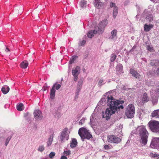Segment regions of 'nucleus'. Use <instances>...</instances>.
I'll return each instance as SVG.
<instances>
[{"instance_id": "1", "label": "nucleus", "mask_w": 159, "mask_h": 159, "mask_svg": "<svg viewBox=\"0 0 159 159\" xmlns=\"http://www.w3.org/2000/svg\"><path fill=\"white\" fill-rule=\"evenodd\" d=\"M107 102L109 105V108H107L105 112L103 115V117L106 118L108 120L111 115L114 114L116 111H119L120 109L124 108L123 104L124 102L123 100H119L114 99L112 96L107 97Z\"/></svg>"}, {"instance_id": "2", "label": "nucleus", "mask_w": 159, "mask_h": 159, "mask_svg": "<svg viewBox=\"0 0 159 159\" xmlns=\"http://www.w3.org/2000/svg\"><path fill=\"white\" fill-rule=\"evenodd\" d=\"M137 129L140 138V142L144 145H146L148 142L149 133L145 126L143 125L139 126L137 127Z\"/></svg>"}, {"instance_id": "3", "label": "nucleus", "mask_w": 159, "mask_h": 159, "mask_svg": "<svg viewBox=\"0 0 159 159\" xmlns=\"http://www.w3.org/2000/svg\"><path fill=\"white\" fill-rule=\"evenodd\" d=\"M78 134L82 141H84L85 139H89L93 137L92 135L89 132V130L84 127H81L79 129Z\"/></svg>"}, {"instance_id": "4", "label": "nucleus", "mask_w": 159, "mask_h": 159, "mask_svg": "<svg viewBox=\"0 0 159 159\" xmlns=\"http://www.w3.org/2000/svg\"><path fill=\"white\" fill-rule=\"evenodd\" d=\"M135 113V107L134 105L130 104L126 108L125 115L127 118H132L134 117Z\"/></svg>"}, {"instance_id": "5", "label": "nucleus", "mask_w": 159, "mask_h": 159, "mask_svg": "<svg viewBox=\"0 0 159 159\" xmlns=\"http://www.w3.org/2000/svg\"><path fill=\"white\" fill-rule=\"evenodd\" d=\"M148 124L152 131L159 134V121L153 120L150 121Z\"/></svg>"}, {"instance_id": "6", "label": "nucleus", "mask_w": 159, "mask_h": 159, "mask_svg": "<svg viewBox=\"0 0 159 159\" xmlns=\"http://www.w3.org/2000/svg\"><path fill=\"white\" fill-rule=\"evenodd\" d=\"M68 129L67 128H65L61 133L60 136L61 142H63L64 140L66 139V140H68L69 138V134L68 133Z\"/></svg>"}, {"instance_id": "7", "label": "nucleus", "mask_w": 159, "mask_h": 159, "mask_svg": "<svg viewBox=\"0 0 159 159\" xmlns=\"http://www.w3.org/2000/svg\"><path fill=\"white\" fill-rule=\"evenodd\" d=\"M61 87V85L60 84H57V83H55L52 86V89L51 90L50 92V98L52 99H53L55 96V93L56 92V90H56L59 89Z\"/></svg>"}, {"instance_id": "8", "label": "nucleus", "mask_w": 159, "mask_h": 159, "mask_svg": "<svg viewBox=\"0 0 159 159\" xmlns=\"http://www.w3.org/2000/svg\"><path fill=\"white\" fill-rule=\"evenodd\" d=\"M107 139L108 142L111 143H118L121 141L120 138L114 135L108 136Z\"/></svg>"}, {"instance_id": "9", "label": "nucleus", "mask_w": 159, "mask_h": 159, "mask_svg": "<svg viewBox=\"0 0 159 159\" xmlns=\"http://www.w3.org/2000/svg\"><path fill=\"white\" fill-rule=\"evenodd\" d=\"M80 72V67L79 66H77L75 68H73L72 70V74L74 76V80L76 81L78 77V76Z\"/></svg>"}, {"instance_id": "10", "label": "nucleus", "mask_w": 159, "mask_h": 159, "mask_svg": "<svg viewBox=\"0 0 159 159\" xmlns=\"http://www.w3.org/2000/svg\"><path fill=\"white\" fill-rule=\"evenodd\" d=\"M150 147L153 148H159V138H153L151 142Z\"/></svg>"}, {"instance_id": "11", "label": "nucleus", "mask_w": 159, "mask_h": 159, "mask_svg": "<svg viewBox=\"0 0 159 159\" xmlns=\"http://www.w3.org/2000/svg\"><path fill=\"white\" fill-rule=\"evenodd\" d=\"M34 118L36 120H41L43 118L42 114L39 110H35L34 113Z\"/></svg>"}, {"instance_id": "12", "label": "nucleus", "mask_w": 159, "mask_h": 159, "mask_svg": "<svg viewBox=\"0 0 159 159\" xmlns=\"http://www.w3.org/2000/svg\"><path fill=\"white\" fill-rule=\"evenodd\" d=\"M105 21H102L98 25V30L96 31H99V33H102L103 31L105 25H104Z\"/></svg>"}, {"instance_id": "13", "label": "nucleus", "mask_w": 159, "mask_h": 159, "mask_svg": "<svg viewBox=\"0 0 159 159\" xmlns=\"http://www.w3.org/2000/svg\"><path fill=\"white\" fill-rule=\"evenodd\" d=\"M111 35L109 38L113 40H116V39L117 31L116 30L114 29L111 32Z\"/></svg>"}, {"instance_id": "14", "label": "nucleus", "mask_w": 159, "mask_h": 159, "mask_svg": "<svg viewBox=\"0 0 159 159\" xmlns=\"http://www.w3.org/2000/svg\"><path fill=\"white\" fill-rule=\"evenodd\" d=\"M130 72L132 75L136 78L139 79L141 77V75L136 71L132 69L130 70Z\"/></svg>"}, {"instance_id": "15", "label": "nucleus", "mask_w": 159, "mask_h": 159, "mask_svg": "<svg viewBox=\"0 0 159 159\" xmlns=\"http://www.w3.org/2000/svg\"><path fill=\"white\" fill-rule=\"evenodd\" d=\"M78 142L77 140L75 138H72L70 143V147L72 148L76 147L77 145Z\"/></svg>"}, {"instance_id": "16", "label": "nucleus", "mask_w": 159, "mask_h": 159, "mask_svg": "<svg viewBox=\"0 0 159 159\" xmlns=\"http://www.w3.org/2000/svg\"><path fill=\"white\" fill-rule=\"evenodd\" d=\"M149 101V98L146 93H145L143 94L142 98V102L143 103H144Z\"/></svg>"}, {"instance_id": "17", "label": "nucleus", "mask_w": 159, "mask_h": 159, "mask_svg": "<svg viewBox=\"0 0 159 159\" xmlns=\"http://www.w3.org/2000/svg\"><path fill=\"white\" fill-rule=\"evenodd\" d=\"M99 31H96V30H94L93 31H89L87 34L88 37L89 38H91L93 36V34H95L97 33H99Z\"/></svg>"}, {"instance_id": "18", "label": "nucleus", "mask_w": 159, "mask_h": 159, "mask_svg": "<svg viewBox=\"0 0 159 159\" xmlns=\"http://www.w3.org/2000/svg\"><path fill=\"white\" fill-rule=\"evenodd\" d=\"M10 89L7 85H4L2 87L1 90L2 93L4 94H7L9 91Z\"/></svg>"}, {"instance_id": "19", "label": "nucleus", "mask_w": 159, "mask_h": 159, "mask_svg": "<svg viewBox=\"0 0 159 159\" xmlns=\"http://www.w3.org/2000/svg\"><path fill=\"white\" fill-rule=\"evenodd\" d=\"M153 27V25L150 24L149 25L145 24L144 26V30L145 32H148Z\"/></svg>"}, {"instance_id": "20", "label": "nucleus", "mask_w": 159, "mask_h": 159, "mask_svg": "<svg viewBox=\"0 0 159 159\" xmlns=\"http://www.w3.org/2000/svg\"><path fill=\"white\" fill-rule=\"evenodd\" d=\"M0 49L1 52L3 53H7L8 52H10L9 48L6 47L5 45Z\"/></svg>"}, {"instance_id": "21", "label": "nucleus", "mask_w": 159, "mask_h": 159, "mask_svg": "<svg viewBox=\"0 0 159 159\" xmlns=\"http://www.w3.org/2000/svg\"><path fill=\"white\" fill-rule=\"evenodd\" d=\"M152 117L159 118V110H155L152 113Z\"/></svg>"}, {"instance_id": "22", "label": "nucleus", "mask_w": 159, "mask_h": 159, "mask_svg": "<svg viewBox=\"0 0 159 159\" xmlns=\"http://www.w3.org/2000/svg\"><path fill=\"white\" fill-rule=\"evenodd\" d=\"M53 134L51 135L50 136L49 138L48 139V141L47 142V147H49L52 144V141H53Z\"/></svg>"}, {"instance_id": "23", "label": "nucleus", "mask_w": 159, "mask_h": 159, "mask_svg": "<svg viewBox=\"0 0 159 159\" xmlns=\"http://www.w3.org/2000/svg\"><path fill=\"white\" fill-rule=\"evenodd\" d=\"M28 65V63L26 61H25L21 62L20 66V67L23 69H25Z\"/></svg>"}, {"instance_id": "24", "label": "nucleus", "mask_w": 159, "mask_h": 159, "mask_svg": "<svg viewBox=\"0 0 159 159\" xmlns=\"http://www.w3.org/2000/svg\"><path fill=\"white\" fill-rule=\"evenodd\" d=\"M150 64L152 66H159V61L157 60H151Z\"/></svg>"}, {"instance_id": "25", "label": "nucleus", "mask_w": 159, "mask_h": 159, "mask_svg": "<svg viewBox=\"0 0 159 159\" xmlns=\"http://www.w3.org/2000/svg\"><path fill=\"white\" fill-rule=\"evenodd\" d=\"M117 71L119 72V73L120 74L123 70V66L122 64H119L116 67Z\"/></svg>"}, {"instance_id": "26", "label": "nucleus", "mask_w": 159, "mask_h": 159, "mask_svg": "<svg viewBox=\"0 0 159 159\" xmlns=\"http://www.w3.org/2000/svg\"><path fill=\"white\" fill-rule=\"evenodd\" d=\"M118 12V8L117 6H115L114 7L113 11V16L114 18H115Z\"/></svg>"}, {"instance_id": "27", "label": "nucleus", "mask_w": 159, "mask_h": 159, "mask_svg": "<svg viewBox=\"0 0 159 159\" xmlns=\"http://www.w3.org/2000/svg\"><path fill=\"white\" fill-rule=\"evenodd\" d=\"M16 108L19 111H22L24 109V105L22 103H20L16 106Z\"/></svg>"}, {"instance_id": "28", "label": "nucleus", "mask_w": 159, "mask_h": 159, "mask_svg": "<svg viewBox=\"0 0 159 159\" xmlns=\"http://www.w3.org/2000/svg\"><path fill=\"white\" fill-rule=\"evenodd\" d=\"M80 6L83 8L85 7L86 6L87 2L85 0H82L80 2Z\"/></svg>"}, {"instance_id": "29", "label": "nucleus", "mask_w": 159, "mask_h": 159, "mask_svg": "<svg viewBox=\"0 0 159 159\" xmlns=\"http://www.w3.org/2000/svg\"><path fill=\"white\" fill-rule=\"evenodd\" d=\"M78 58V56H74L70 58L69 61V63L70 64H72L74 61Z\"/></svg>"}, {"instance_id": "30", "label": "nucleus", "mask_w": 159, "mask_h": 159, "mask_svg": "<svg viewBox=\"0 0 159 159\" xmlns=\"http://www.w3.org/2000/svg\"><path fill=\"white\" fill-rule=\"evenodd\" d=\"M94 6L95 7L98 8H99V6L100 5L101 3L100 1L99 0H95Z\"/></svg>"}, {"instance_id": "31", "label": "nucleus", "mask_w": 159, "mask_h": 159, "mask_svg": "<svg viewBox=\"0 0 159 159\" xmlns=\"http://www.w3.org/2000/svg\"><path fill=\"white\" fill-rule=\"evenodd\" d=\"M82 80H80L79 81L78 84V87L77 88V90L80 91L81 89V87L82 85Z\"/></svg>"}, {"instance_id": "32", "label": "nucleus", "mask_w": 159, "mask_h": 159, "mask_svg": "<svg viewBox=\"0 0 159 159\" xmlns=\"http://www.w3.org/2000/svg\"><path fill=\"white\" fill-rule=\"evenodd\" d=\"M116 58V55L114 54H112L110 60L111 62H114Z\"/></svg>"}, {"instance_id": "33", "label": "nucleus", "mask_w": 159, "mask_h": 159, "mask_svg": "<svg viewBox=\"0 0 159 159\" xmlns=\"http://www.w3.org/2000/svg\"><path fill=\"white\" fill-rule=\"evenodd\" d=\"M150 156L151 157H156L157 158H159V155L157 153H153L152 152L150 153Z\"/></svg>"}, {"instance_id": "34", "label": "nucleus", "mask_w": 159, "mask_h": 159, "mask_svg": "<svg viewBox=\"0 0 159 159\" xmlns=\"http://www.w3.org/2000/svg\"><path fill=\"white\" fill-rule=\"evenodd\" d=\"M86 42V41L84 40L80 41L79 43V46H84V45L85 44Z\"/></svg>"}, {"instance_id": "35", "label": "nucleus", "mask_w": 159, "mask_h": 159, "mask_svg": "<svg viewBox=\"0 0 159 159\" xmlns=\"http://www.w3.org/2000/svg\"><path fill=\"white\" fill-rule=\"evenodd\" d=\"M44 150V148L43 145L40 146L38 149V150L40 152H43Z\"/></svg>"}, {"instance_id": "36", "label": "nucleus", "mask_w": 159, "mask_h": 159, "mask_svg": "<svg viewBox=\"0 0 159 159\" xmlns=\"http://www.w3.org/2000/svg\"><path fill=\"white\" fill-rule=\"evenodd\" d=\"M55 152H52L49 155V157L51 158H53V157L55 155Z\"/></svg>"}, {"instance_id": "37", "label": "nucleus", "mask_w": 159, "mask_h": 159, "mask_svg": "<svg viewBox=\"0 0 159 159\" xmlns=\"http://www.w3.org/2000/svg\"><path fill=\"white\" fill-rule=\"evenodd\" d=\"M11 137L10 136L8 137L6 139V142L5 143V145L6 146H7V144H8L9 141L11 139Z\"/></svg>"}, {"instance_id": "38", "label": "nucleus", "mask_w": 159, "mask_h": 159, "mask_svg": "<svg viewBox=\"0 0 159 159\" xmlns=\"http://www.w3.org/2000/svg\"><path fill=\"white\" fill-rule=\"evenodd\" d=\"M80 91H79V90H77V91L75 93V99H77L78 98V95H79V93Z\"/></svg>"}, {"instance_id": "39", "label": "nucleus", "mask_w": 159, "mask_h": 159, "mask_svg": "<svg viewBox=\"0 0 159 159\" xmlns=\"http://www.w3.org/2000/svg\"><path fill=\"white\" fill-rule=\"evenodd\" d=\"M147 49L148 51L150 52H152L153 50V48L150 46H147Z\"/></svg>"}, {"instance_id": "40", "label": "nucleus", "mask_w": 159, "mask_h": 159, "mask_svg": "<svg viewBox=\"0 0 159 159\" xmlns=\"http://www.w3.org/2000/svg\"><path fill=\"white\" fill-rule=\"evenodd\" d=\"M85 120L84 118L82 119L80 121L79 124L80 125H82L84 123Z\"/></svg>"}, {"instance_id": "41", "label": "nucleus", "mask_w": 159, "mask_h": 159, "mask_svg": "<svg viewBox=\"0 0 159 159\" xmlns=\"http://www.w3.org/2000/svg\"><path fill=\"white\" fill-rule=\"evenodd\" d=\"M17 10H18V13H20V14L23 11V8H22V7H21L20 8H19V9H17Z\"/></svg>"}, {"instance_id": "42", "label": "nucleus", "mask_w": 159, "mask_h": 159, "mask_svg": "<svg viewBox=\"0 0 159 159\" xmlns=\"http://www.w3.org/2000/svg\"><path fill=\"white\" fill-rule=\"evenodd\" d=\"M110 7L111 8L112 7H115V6H116V4H115V3L112 2H111L110 3Z\"/></svg>"}, {"instance_id": "43", "label": "nucleus", "mask_w": 159, "mask_h": 159, "mask_svg": "<svg viewBox=\"0 0 159 159\" xmlns=\"http://www.w3.org/2000/svg\"><path fill=\"white\" fill-rule=\"evenodd\" d=\"M104 149L106 150H108L110 148V147L108 145H106L104 147Z\"/></svg>"}, {"instance_id": "44", "label": "nucleus", "mask_w": 159, "mask_h": 159, "mask_svg": "<svg viewBox=\"0 0 159 159\" xmlns=\"http://www.w3.org/2000/svg\"><path fill=\"white\" fill-rule=\"evenodd\" d=\"M65 154L66 155H70V151H66L64 152Z\"/></svg>"}, {"instance_id": "45", "label": "nucleus", "mask_w": 159, "mask_h": 159, "mask_svg": "<svg viewBox=\"0 0 159 159\" xmlns=\"http://www.w3.org/2000/svg\"><path fill=\"white\" fill-rule=\"evenodd\" d=\"M61 159H67V158L65 156H62L61 157Z\"/></svg>"}, {"instance_id": "46", "label": "nucleus", "mask_w": 159, "mask_h": 159, "mask_svg": "<svg viewBox=\"0 0 159 159\" xmlns=\"http://www.w3.org/2000/svg\"><path fill=\"white\" fill-rule=\"evenodd\" d=\"M156 74L157 75H159V68H157V69L156 70Z\"/></svg>"}, {"instance_id": "47", "label": "nucleus", "mask_w": 159, "mask_h": 159, "mask_svg": "<svg viewBox=\"0 0 159 159\" xmlns=\"http://www.w3.org/2000/svg\"><path fill=\"white\" fill-rule=\"evenodd\" d=\"M103 82V80L102 79H100L99 81V83L100 84H102Z\"/></svg>"}, {"instance_id": "48", "label": "nucleus", "mask_w": 159, "mask_h": 159, "mask_svg": "<svg viewBox=\"0 0 159 159\" xmlns=\"http://www.w3.org/2000/svg\"><path fill=\"white\" fill-rule=\"evenodd\" d=\"M88 56V54H86L85 55H84L83 56V58L84 59H86V58H87Z\"/></svg>"}, {"instance_id": "49", "label": "nucleus", "mask_w": 159, "mask_h": 159, "mask_svg": "<svg viewBox=\"0 0 159 159\" xmlns=\"http://www.w3.org/2000/svg\"><path fill=\"white\" fill-rule=\"evenodd\" d=\"M46 90V88L45 87H44L43 89V91H45Z\"/></svg>"}, {"instance_id": "50", "label": "nucleus", "mask_w": 159, "mask_h": 159, "mask_svg": "<svg viewBox=\"0 0 159 159\" xmlns=\"http://www.w3.org/2000/svg\"><path fill=\"white\" fill-rule=\"evenodd\" d=\"M156 23H159V20H157Z\"/></svg>"}, {"instance_id": "51", "label": "nucleus", "mask_w": 159, "mask_h": 159, "mask_svg": "<svg viewBox=\"0 0 159 159\" xmlns=\"http://www.w3.org/2000/svg\"><path fill=\"white\" fill-rule=\"evenodd\" d=\"M59 116H60H60H61V115H60V114H59Z\"/></svg>"}, {"instance_id": "52", "label": "nucleus", "mask_w": 159, "mask_h": 159, "mask_svg": "<svg viewBox=\"0 0 159 159\" xmlns=\"http://www.w3.org/2000/svg\"><path fill=\"white\" fill-rule=\"evenodd\" d=\"M16 11V12H17V11ZM18 12V11H17V12Z\"/></svg>"}]
</instances>
